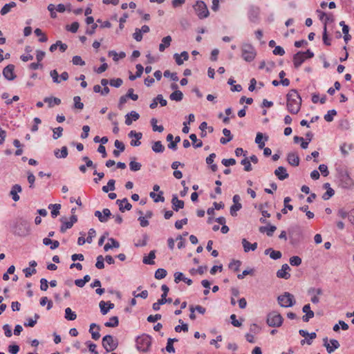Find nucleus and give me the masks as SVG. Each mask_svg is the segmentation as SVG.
<instances>
[{"instance_id": "obj_1", "label": "nucleus", "mask_w": 354, "mask_h": 354, "mask_svg": "<svg viewBox=\"0 0 354 354\" xmlns=\"http://www.w3.org/2000/svg\"><path fill=\"white\" fill-rule=\"evenodd\" d=\"M286 106L288 111L292 114H297L301 105V98L297 90L292 89L286 95Z\"/></svg>"}, {"instance_id": "obj_2", "label": "nucleus", "mask_w": 354, "mask_h": 354, "mask_svg": "<svg viewBox=\"0 0 354 354\" xmlns=\"http://www.w3.org/2000/svg\"><path fill=\"white\" fill-rule=\"evenodd\" d=\"M12 232L19 236H26L30 233L28 223L22 218L17 219L12 227Z\"/></svg>"}, {"instance_id": "obj_3", "label": "nucleus", "mask_w": 354, "mask_h": 354, "mask_svg": "<svg viewBox=\"0 0 354 354\" xmlns=\"http://www.w3.org/2000/svg\"><path fill=\"white\" fill-rule=\"evenodd\" d=\"M283 322V317L277 311H272L267 315L266 323L270 327H280Z\"/></svg>"}, {"instance_id": "obj_4", "label": "nucleus", "mask_w": 354, "mask_h": 354, "mask_svg": "<svg viewBox=\"0 0 354 354\" xmlns=\"http://www.w3.org/2000/svg\"><path fill=\"white\" fill-rule=\"evenodd\" d=\"M277 301L279 304L283 308L292 307L296 303L293 295L288 292L278 296Z\"/></svg>"}, {"instance_id": "obj_5", "label": "nucleus", "mask_w": 354, "mask_h": 354, "mask_svg": "<svg viewBox=\"0 0 354 354\" xmlns=\"http://www.w3.org/2000/svg\"><path fill=\"white\" fill-rule=\"evenodd\" d=\"M256 56V50L254 48L249 44H245L241 47V57L248 62H252Z\"/></svg>"}, {"instance_id": "obj_6", "label": "nucleus", "mask_w": 354, "mask_h": 354, "mask_svg": "<svg viewBox=\"0 0 354 354\" xmlns=\"http://www.w3.org/2000/svg\"><path fill=\"white\" fill-rule=\"evenodd\" d=\"M151 344V337L148 335L144 334L136 339L137 348L141 351H148Z\"/></svg>"}, {"instance_id": "obj_7", "label": "nucleus", "mask_w": 354, "mask_h": 354, "mask_svg": "<svg viewBox=\"0 0 354 354\" xmlns=\"http://www.w3.org/2000/svg\"><path fill=\"white\" fill-rule=\"evenodd\" d=\"M102 346L106 353L116 349L118 346V341L111 335H106L102 338Z\"/></svg>"}, {"instance_id": "obj_8", "label": "nucleus", "mask_w": 354, "mask_h": 354, "mask_svg": "<svg viewBox=\"0 0 354 354\" xmlns=\"http://www.w3.org/2000/svg\"><path fill=\"white\" fill-rule=\"evenodd\" d=\"M193 8L201 19L207 18L209 15L207 6L203 1H197L196 4L193 6Z\"/></svg>"}, {"instance_id": "obj_9", "label": "nucleus", "mask_w": 354, "mask_h": 354, "mask_svg": "<svg viewBox=\"0 0 354 354\" xmlns=\"http://www.w3.org/2000/svg\"><path fill=\"white\" fill-rule=\"evenodd\" d=\"M14 71H15V65L8 64L3 70V77L9 81L14 80L17 77L16 75L14 73Z\"/></svg>"}, {"instance_id": "obj_10", "label": "nucleus", "mask_w": 354, "mask_h": 354, "mask_svg": "<svg viewBox=\"0 0 354 354\" xmlns=\"http://www.w3.org/2000/svg\"><path fill=\"white\" fill-rule=\"evenodd\" d=\"M94 214L102 223L107 222L109 218L111 216V211L108 208L103 209L102 212L97 210L95 212Z\"/></svg>"}, {"instance_id": "obj_11", "label": "nucleus", "mask_w": 354, "mask_h": 354, "mask_svg": "<svg viewBox=\"0 0 354 354\" xmlns=\"http://www.w3.org/2000/svg\"><path fill=\"white\" fill-rule=\"evenodd\" d=\"M324 346L326 348L327 352L328 353H333L335 349L339 347V343L337 340L332 339L330 340L331 346L328 343V338L325 337L323 339Z\"/></svg>"}, {"instance_id": "obj_12", "label": "nucleus", "mask_w": 354, "mask_h": 354, "mask_svg": "<svg viewBox=\"0 0 354 354\" xmlns=\"http://www.w3.org/2000/svg\"><path fill=\"white\" fill-rule=\"evenodd\" d=\"M306 59V55L302 51H299L293 56V64L296 68H298Z\"/></svg>"}, {"instance_id": "obj_13", "label": "nucleus", "mask_w": 354, "mask_h": 354, "mask_svg": "<svg viewBox=\"0 0 354 354\" xmlns=\"http://www.w3.org/2000/svg\"><path fill=\"white\" fill-rule=\"evenodd\" d=\"M290 270V268L287 263L282 265L281 268L277 272V277L281 279H288L290 277V274L288 271Z\"/></svg>"}, {"instance_id": "obj_14", "label": "nucleus", "mask_w": 354, "mask_h": 354, "mask_svg": "<svg viewBox=\"0 0 354 354\" xmlns=\"http://www.w3.org/2000/svg\"><path fill=\"white\" fill-rule=\"evenodd\" d=\"M128 136L129 138L134 137L136 138V140H132L131 141L130 144L131 146L138 147V146L140 145L141 142L139 140L142 138V133L136 132V131L132 130L129 133Z\"/></svg>"}, {"instance_id": "obj_15", "label": "nucleus", "mask_w": 354, "mask_h": 354, "mask_svg": "<svg viewBox=\"0 0 354 354\" xmlns=\"http://www.w3.org/2000/svg\"><path fill=\"white\" fill-rule=\"evenodd\" d=\"M116 204L118 205L119 209L122 212H124L125 210L129 211L132 207V205L129 203L127 198H124L122 200L118 199L116 201Z\"/></svg>"}, {"instance_id": "obj_16", "label": "nucleus", "mask_w": 354, "mask_h": 354, "mask_svg": "<svg viewBox=\"0 0 354 354\" xmlns=\"http://www.w3.org/2000/svg\"><path fill=\"white\" fill-rule=\"evenodd\" d=\"M274 174L280 180H283L288 178L289 175L287 173L286 169L283 167L280 166L277 169L274 170Z\"/></svg>"}, {"instance_id": "obj_17", "label": "nucleus", "mask_w": 354, "mask_h": 354, "mask_svg": "<svg viewBox=\"0 0 354 354\" xmlns=\"http://www.w3.org/2000/svg\"><path fill=\"white\" fill-rule=\"evenodd\" d=\"M287 161L292 166H294V167L298 166L299 164V155L296 152L289 153L287 156Z\"/></svg>"}, {"instance_id": "obj_18", "label": "nucleus", "mask_w": 354, "mask_h": 354, "mask_svg": "<svg viewBox=\"0 0 354 354\" xmlns=\"http://www.w3.org/2000/svg\"><path fill=\"white\" fill-rule=\"evenodd\" d=\"M172 209L178 212L180 209L184 207V201L179 200L176 195H174L171 199Z\"/></svg>"}, {"instance_id": "obj_19", "label": "nucleus", "mask_w": 354, "mask_h": 354, "mask_svg": "<svg viewBox=\"0 0 354 354\" xmlns=\"http://www.w3.org/2000/svg\"><path fill=\"white\" fill-rule=\"evenodd\" d=\"M22 190L21 185L18 184L14 185L10 190V195L12 196V198L14 201L17 202L19 200V196L18 195L19 192H21Z\"/></svg>"}, {"instance_id": "obj_20", "label": "nucleus", "mask_w": 354, "mask_h": 354, "mask_svg": "<svg viewBox=\"0 0 354 354\" xmlns=\"http://www.w3.org/2000/svg\"><path fill=\"white\" fill-rule=\"evenodd\" d=\"M242 244L245 252H248L250 250L254 251L257 248V243H250L245 239H242Z\"/></svg>"}, {"instance_id": "obj_21", "label": "nucleus", "mask_w": 354, "mask_h": 354, "mask_svg": "<svg viewBox=\"0 0 354 354\" xmlns=\"http://www.w3.org/2000/svg\"><path fill=\"white\" fill-rule=\"evenodd\" d=\"M156 258V250H151L149 253L148 256H145L142 259V262L146 265H154V259Z\"/></svg>"}, {"instance_id": "obj_22", "label": "nucleus", "mask_w": 354, "mask_h": 354, "mask_svg": "<svg viewBox=\"0 0 354 354\" xmlns=\"http://www.w3.org/2000/svg\"><path fill=\"white\" fill-rule=\"evenodd\" d=\"M277 227L274 225H269V226H261L259 227V232L261 233L266 232L268 236H272L276 230Z\"/></svg>"}, {"instance_id": "obj_23", "label": "nucleus", "mask_w": 354, "mask_h": 354, "mask_svg": "<svg viewBox=\"0 0 354 354\" xmlns=\"http://www.w3.org/2000/svg\"><path fill=\"white\" fill-rule=\"evenodd\" d=\"M44 102L48 103L50 108L53 107L54 105H59L61 104V100L55 97H46L44 99Z\"/></svg>"}, {"instance_id": "obj_24", "label": "nucleus", "mask_w": 354, "mask_h": 354, "mask_svg": "<svg viewBox=\"0 0 354 354\" xmlns=\"http://www.w3.org/2000/svg\"><path fill=\"white\" fill-rule=\"evenodd\" d=\"M54 155L57 158H65L68 156V148L64 146L61 150L57 149L54 151Z\"/></svg>"}, {"instance_id": "obj_25", "label": "nucleus", "mask_w": 354, "mask_h": 354, "mask_svg": "<svg viewBox=\"0 0 354 354\" xmlns=\"http://www.w3.org/2000/svg\"><path fill=\"white\" fill-rule=\"evenodd\" d=\"M171 41V36L168 35L167 37H163V39H162V43L159 45V50L160 52H163L166 48L170 46Z\"/></svg>"}, {"instance_id": "obj_26", "label": "nucleus", "mask_w": 354, "mask_h": 354, "mask_svg": "<svg viewBox=\"0 0 354 354\" xmlns=\"http://www.w3.org/2000/svg\"><path fill=\"white\" fill-rule=\"evenodd\" d=\"M109 241H110L111 243V244H110L109 243H107L106 244H105V245L104 247V251L106 252L113 248H118L120 247L119 242L118 241H116L115 239H114L113 238L109 239Z\"/></svg>"}, {"instance_id": "obj_27", "label": "nucleus", "mask_w": 354, "mask_h": 354, "mask_svg": "<svg viewBox=\"0 0 354 354\" xmlns=\"http://www.w3.org/2000/svg\"><path fill=\"white\" fill-rule=\"evenodd\" d=\"M169 98L171 100L180 102L183 98V94L180 91L176 90L170 94Z\"/></svg>"}, {"instance_id": "obj_28", "label": "nucleus", "mask_w": 354, "mask_h": 354, "mask_svg": "<svg viewBox=\"0 0 354 354\" xmlns=\"http://www.w3.org/2000/svg\"><path fill=\"white\" fill-rule=\"evenodd\" d=\"M64 317L68 321H73L77 318V315L71 309V308L68 307L65 309Z\"/></svg>"}, {"instance_id": "obj_29", "label": "nucleus", "mask_w": 354, "mask_h": 354, "mask_svg": "<svg viewBox=\"0 0 354 354\" xmlns=\"http://www.w3.org/2000/svg\"><path fill=\"white\" fill-rule=\"evenodd\" d=\"M151 149L155 153H162L165 150V147L160 141H156L153 143Z\"/></svg>"}, {"instance_id": "obj_30", "label": "nucleus", "mask_w": 354, "mask_h": 354, "mask_svg": "<svg viewBox=\"0 0 354 354\" xmlns=\"http://www.w3.org/2000/svg\"><path fill=\"white\" fill-rule=\"evenodd\" d=\"M60 221L62 223L60 227V232L62 233H64L68 229H70L73 227L72 223L66 221V218H62Z\"/></svg>"}, {"instance_id": "obj_31", "label": "nucleus", "mask_w": 354, "mask_h": 354, "mask_svg": "<svg viewBox=\"0 0 354 354\" xmlns=\"http://www.w3.org/2000/svg\"><path fill=\"white\" fill-rule=\"evenodd\" d=\"M49 209H52L51 216L53 218H55L59 214V209H61L60 204H50L48 206Z\"/></svg>"}, {"instance_id": "obj_32", "label": "nucleus", "mask_w": 354, "mask_h": 354, "mask_svg": "<svg viewBox=\"0 0 354 354\" xmlns=\"http://www.w3.org/2000/svg\"><path fill=\"white\" fill-rule=\"evenodd\" d=\"M132 160L129 162V168L132 171H138L140 170L142 165L140 162H136L134 160L136 158H131Z\"/></svg>"}, {"instance_id": "obj_33", "label": "nucleus", "mask_w": 354, "mask_h": 354, "mask_svg": "<svg viewBox=\"0 0 354 354\" xmlns=\"http://www.w3.org/2000/svg\"><path fill=\"white\" fill-rule=\"evenodd\" d=\"M162 192H160L158 194H156L155 192H152L149 194V196L153 199L155 203H158L165 201V198L162 196Z\"/></svg>"}, {"instance_id": "obj_34", "label": "nucleus", "mask_w": 354, "mask_h": 354, "mask_svg": "<svg viewBox=\"0 0 354 354\" xmlns=\"http://www.w3.org/2000/svg\"><path fill=\"white\" fill-rule=\"evenodd\" d=\"M119 324L118 317L117 316L111 317L109 319V322L104 324L106 327H117Z\"/></svg>"}, {"instance_id": "obj_35", "label": "nucleus", "mask_w": 354, "mask_h": 354, "mask_svg": "<svg viewBox=\"0 0 354 354\" xmlns=\"http://www.w3.org/2000/svg\"><path fill=\"white\" fill-rule=\"evenodd\" d=\"M178 342V339L176 338H169L167 339V343L166 346V351L169 353H174L175 349L173 346L174 342Z\"/></svg>"}, {"instance_id": "obj_36", "label": "nucleus", "mask_w": 354, "mask_h": 354, "mask_svg": "<svg viewBox=\"0 0 354 354\" xmlns=\"http://www.w3.org/2000/svg\"><path fill=\"white\" fill-rule=\"evenodd\" d=\"M189 138L192 140V145L195 148H199L203 146V142L201 140H198L196 134L192 133L189 136Z\"/></svg>"}, {"instance_id": "obj_37", "label": "nucleus", "mask_w": 354, "mask_h": 354, "mask_svg": "<svg viewBox=\"0 0 354 354\" xmlns=\"http://www.w3.org/2000/svg\"><path fill=\"white\" fill-rule=\"evenodd\" d=\"M34 32L37 36L40 37L39 39V42L44 43L48 41L47 37L43 33L40 28H36Z\"/></svg>"}, {"instance_id": "obj_38", "label": "nucleus", "mask_w": 354, "mask_h": 354, "mask_svg": "<svg viewBox=\"0 0 354 354\" xmlns=\"http://www.w3.org/2000/svg\"><path fill=\"white\" fill-rule=\"evenodd\" d=\"M156 123H157V120L156 118H152L151 120V124L152 126L153 131H158L160 133L162 132L164 130L163 126H162V125L158 126V124H156Z\"/></svg>"}, {"instance_id": "obj_39", "label": "nucleus", "mask_w": 354, "mask_h": 354, "mask_svg": "<svg viewBox=\"0 0 354 354\" xmlns=\"http://www.w3.org/2000/svg\"><path fill=\"white\" fill-rule=\"evenodd\" d=\"M123 80L121 78H113L109 80V84L111 86L119 88L122 86Z\"/></svg>"}, {"instance_id": "obj_40", "label": "nucleus", "mask_w": 354, "mask_h": 354, "mask_svg": "<svg viewBox=\"0 0 354 354\" xmlns=\"http://www.w3.org/2000/svg\"><path fill=\"white\" fill-rule=\"evenodd\" d=\"M336 115H337V111L335 109L330 110L324 115V120L328 122H332L333 120V117Z\"/></svg>"}, {"instance_id": "obj_41", "label": "nucleus", "mask_w": 354, "mask_h": 354, "mask_svg": "<svg viewBox=\"0 0 354 354\" xmlns=\"http://www.w3.org/2000/svg\"><path fill=\"white\" fill-rule=\"evenodd\" d=\"M263 140V133H257L256 138H255V142L258 144L259 149H263L265 146V142Z\"/></svg>"}, {"instance_id": "obj_42", "label": "nucleus", "mask_w": 354, "mask_h": 354, "mask_svg": "<svg viewBox=\"0 0 354 354\" xmlns=\"http://www.w3.org/2000/svg\"><path fill=\"white\" fill-rule=\"evenodd\" d=\"M167 275L166 270L163 268H158L155 272V277L157 279H162Z\"/></svg>"}, {"instance_id": "obj_43", "label": "nucleus", "mask_w": 354, "mask_h": 354, "mask_svg": "<svg viewBox=\"0 0 354 354\" xmlns=\"http://www.w3.org/2000/svg\"><path fill=\"white\" fill-rule=\"evenodd\" d=\"M322 39H323V41H324L325 45H326V46H330V39L328 38V35H327L326 22L325 23V24L324 26V31H323Z\"/></svg>"}, {"instance_id": "obj_44", "label": "nucleus", "mask_w": 354, "mask_h": 354, "mask_svg": "<svg viewBox=\"0 0 354 354\" xmlns=\"http://www.w3.org/2000/svg\"><path fill=\"white\" fill-rule=\"evenodd\" d=\"M290 263L292 266H299L301 263V259L298 256H293L290 258Z\"/></svg>"}, {"instance_id": "obj_45", "label": "nucleus", "mask_w": 354, "mask_h": 354, "mask_svg": "<svg viewBox=\"0 0 354 354\" xmlns=\"http://www.w3.org/2000/svg\"><path fill=\"white\" fill-rule=\"evenodd\" d=\"M47 304V310H50L53 307V302L48 300L46 297H43L40 299V305L44 306Z\"/></svg>"}, {"instance_id": "obj_46", "label": "nucleus", "mask_w": 354, "mask_h": 354, "mask_svg": "<svg viewBox=\"0 0 354 354\" xmlns=\"http://www.w3.org/2000/svg\"><path fill=\"white\" fill-rule=\"evenodd\" d=\"M79 26H80L79 23L77 21H75V22H73L71 26L67 25L66 26V29L68 31H71V32L75 33L77 31Z\"/></svg>"}, {"instance_id": "obj_47", "label": "nucleus", "mask_w": 354, "mask_h": 354, "mask_svg": "<svg viewBox=\"0 0 354 354\" xmlns=\"http://www.w3.org/2000/svg\"><path fill=\"white\" fill-rule=\"evenodd\" d=\"M50 75L53 79V82L56 84H59L61 82V80L59 79V75L58 74V72L57 70H52L50 72Z\"/></svg>"}, {"instance_id": "obj_48", "label": "nucleus", "mask_w": 354, "mask_h": 354, "mask_svg": "<svg viewBox=\"0 0 354 354\" xmlns=\"http://www.w3.org/2000/svg\"><path fill=\"white\" fill-rule=\"evenodd\" d=\"M53 139L57 140L62 136L63 128L61 127H58L57 128L53 129Z\"/></svg>"}, {"instance_id": "obj_49", "label": "nucleus", "mask_w": 354, "mask_h": 354, "mask_svg": "<svg viewBox=\"0 0 354 354\" xmlns=\"http://www.w3.org/2000/svg\"><path fill=\"white\" fill-rule=\"evenodd\" d=\"M241 164L244 166V170L246 171H250L252 169L250 161L248 158H244L241 161Z\"/></svg>"}, {"instance_id": "obj_50", "label": "nucleus", "mask_w": 354, "mask_h": 354, "mask_svg": "<svg viewBox=\"0 0 354 354\" xmlns=\"http://www.w3.org/2000/svg\"><path fill=\"white\" fill-rule=\"evenodd\" d=\"M308 209V205H304V206L299 207V210L305 212L308 218H309V219L313 218L315 216L314 213Z\"/></svg>"}, {"instance_id": "obj_51", "label": "nucleus", "mask_w": 354, "mask_h": 354, "mask_svg": "<svg viewBox=\"0 0 354 354\" xmlns=\"http://www.w3.org/2000/svg\"><path fill=\"white\" fill-rule=\"evenodd\" d=\"M97 261H96V263H95V267L97 268V269H103L104 268V258L103 257L102 255H99L97 257Z\"/></svg>"}, {"instance_id": "obj_52", "label": "nucleus", "mask_w": 354, "mask_h": 354, "mask_svg": "<svg viewBox=\"0 0 354 354\" xmlns=\"http://www.w3.org/2000/svg\"><path fill=\"white\" fill-rule=\"evenodd\" d=\"M241 264V262L239 260H233L232 262L229 264V268L230 269H233L235 272H237L239 270Z\"/></svg>"}, {"instance_id": "obj_53", "label": "nucleus", "mask_w": 354, "mask_h": 354, "mask_svg": "<svg viewBox=\"0 0 354 354\" xmlns=\"http://www.w3.org/2000/svg\"><path fill=\"white\" fill-rule=\"evenodd\" d=\"M242 208L241 204H234L230 207V214L232 216H236L237 215L236 212L240 210Z\"/></svg>"}, {"instance_id": "obj_54", "label": "nucleus", "mask_w": 354, "mask_h": 354, "mask_svg": "<svg viewBox=\"0 0 354 354\" xmlns=\"http://www.w3.org/2000/svg\"><path fill=\"white\" fill-rule=\"evenodd\" d=\"M164 76L165 77H170L174 82L178 81V77L177 76L176 73H171L169 70L164 72Z\"/></svg>"}, {"instance_id": "obj_55", "label": "nucleus", "mask_w": 354, "mask_h": 354, "mask_svg": "<svg viewBox=\"0 0 354 354\" xmlns=\"http://www.w3.org/2000/svg\"><path fill=\"white\" fill-rule=\"evenodd\" d=\"M72 62L74 65L84 66L85 62L82 60V57L79 55H75L72 59Z\"/></svg>"}, {"instance_id": "obj_56", "label": "nucleus", "mask_w": 354, "mask_h": 354, "mask_svg": "<svg viewBox=\"0 0 354 354\" xmlns=\"http://www.w3.org/2000/svg\"><path fill=\"white\" fill-rule=\"evenodd\" d=\"M74 101V106L76 109H82L84 107V104L81 102V98L80 96H75L73 97Z\"/></svg>"}, {"instance_id": "obj_57", "label": "nucleus", "mask_w": 354, "mask_h": 354, "mask_svg": "<svg viewBox=\"0 0 354 354\" xmlns=\"http://www.w3.org/2000/svg\"><path fill=\"white\" fill-rule=\"evenodd\" d=\"M28 181L29 183V187L32 189L35 187V177L34 174L31 172H28Z\"/></svg>"}, {"instance_id": "obj_58", "label": "nucleus", "mask_w": 354, "mask_h": 354, "mask_svg": "<svg viewBox=\"0 0 354 354\" xmlns=\"http://www.w3.org/2000/svg\"><path fill=\"white\" fill-rule=\"evenodd\" d=\"M184 279H186V277L184 276L183 273L180 272H176L174 274V281L178 283L180 281H184Z\"/></svg>"}, {"instance_id": "obj_59", "label": "nucleus", "mask_w": 354, "mask_h": 354, "mask_svg": "<svg viewBox=\"0 0 354 354\" xmlns=\"http://www.w3.org/2000/svg\"><path fill=\"white\" fill-rule=\"evenodd\" d=\"M335 194V191L332 188H329L326 190V192L323 194L322 198L324 201L328 200L330 197H332Z\"/></svg>"}, {"instance_id": "obj_60", "label": "nucleus", "mask_w": 354, "mask_h": 354, "mask_svg": "<svg viewBox=\"0 0 354 354\" xmlns=\"http://www.w3.org/2000/svg\"><path fill=\"white\" fill-rule=\"evenodd\" d=\"M281 256H282V254L280 251L274 250L273 249L271 251V252L270 253V257L274 260L280 259L281 257Z\"/></svg>"}, {"instance_id": "obj_61", "label": "nucleus", "mask_w": 354, "mask_h": 354, "mask_svg": "<svg viewBox=\"0 0 354 354\" xmlns=\"http://www.w3.org/2000/svg\"><path fill=\"white\" fill-rule=\"evenodd\" d=\"M96 235V232L93 228H91L88 232V236L86 238V242L91 243L93 241V238Z\"/></svg>"}, {"instance_id": "obj_62", "label": "nucleus", "mask_w": 354, "mask_h": 354, "mask_svg": "<svg viewBox=\"0 0 354 354\" xmlns=\"http://www.w3.org/2000/svg\"><path fill=\"white\" fill-rule=\"evenodd\" d=\"M161 317H162V316L160 314H156L154 315H151L147 317V322H149L150 323H153V322H156V321L160 319Z\"/></svg>"}, {"instance_id": "obj_63", "label": "nucleus", "mask_w": 354, "mask_h": 354, "mask_svg": "<svg viewBox=\"0 0 354 354\" xmlns=\"http://www.w3.org/2000/svg\"><path fill=\"white\" fill-rule=\"evenodd\" d=\"M187 221L188 220L187 218L176 221L175 223L176 228L178 230L181 229L183 225H186L187 223Z\"/></svg>"}, {"instance_id": "obj_64", "label": "nucleus", "mask_w": 354, "mask_h": 354, "mask_svg": "<svg viewBox=\"0 0 354 354\" xmlns=\"http://www.w3.org/2000/svg\"><path fill=\"white\" fill-rule=\"evenodd\" d=\"M88 346V350L89 351L92 353V354H98L97 351H96L95 348H96V344L92 343L90 341H88L86 343Z\"/></svg>"}]
</instances>
